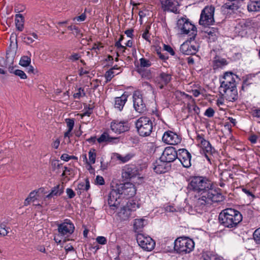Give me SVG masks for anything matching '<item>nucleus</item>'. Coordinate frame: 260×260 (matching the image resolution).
<instances>
[{
  "instance_id": "1",
  "label": "nucleus",
  "mask_w": 260,
  "mask_h": 260,
  "mask_svg": "<svg viewBox=\"0 0 260 260\" xmlns=\"http://www.w3.org/2000/svg\"><path fill=\"white\" fill-rule=\"evenodd\" d=\"M188 187L190 190L201 193V197L196 203V207L199 209L205 211L213 202H218L223 200L221 193L214 188L211 182L206 178L192 177Z\"/></svg>"
},
{
  "instance_id": "2",
  "label": "nucleus",
  "mask_w": 260,
  "mask_h": 260,
  "mask_svg": "<svg viewBox=\"0 0 260 260\" xmlns=\"http://www.w3.org/2000/svg\"><path fill=\"white\" fill-rule=\"evenodd\" d=\"M176 29L181 35H188L190 40H194L197 35L196 26L186 18L182 17L178 20Z\"/></svg>"
},
{
  "instance_id": "3",
  "label": "nucleus",
  "mask_w": 260,
  "mask_h": 260,
  "mask_svg": "<svg viewBox=\"0 0 260 260\" xmlns=\"http://www.w3.org/2000/svg\"><path fill=\"white\" fill-rule=\"evenodd\" d=\"M136 127L140 136L147 137L150 135L153 129V123L148 117L142 116L135 122Z\"/></svg>"
},
{
  "instance_id": "4",
  "label": "nucleus",
  "mask_w": 260,
  "mask_h": 260,
  "mask_svg": "<svg viewBox=\"0 0 260 260\" xmlns=\"http://www.w3.org/2000/svg\"><path fill=\"white\" fill-rule=\"evenodd\" d=\"M194 247L193 241L188 237H179L174 242V250L178 253H189Z\"/></svg>"
},
{
  "instance_id": "5",
  "label": "nucleus",
  "mask_w": 260,
  "mask_h": 260,
  "mask_svg": "<svg viewBox=\"0 0 260 260\" xmlns=\"http://www.w3.org/2000/svg\"><path fill=\"white\" fill-rule=\"evenodd\" d=\"M215 8L213 6H206L201 12L199 24L207 26L212 25L214 22V13Z\"/></svg>"
},
{
  "instance_id": "6",
  "label": "nucleus",
  "mask_w": 260,
  "mask_h": 260,
  "mask_svg": "<svg viewBox=\"0 0 260 260\" xmlns=\"http://www.w3.org/2000/svg\"><path fill=\"white\" fill-rule=\"evenodd\" d=\"M116 190L119 191L121 196L129 198L133 197L136 193V189L135 185L130 182L117 184Z\"/></svg>"
},
{
  "instance_id": "7",
  "label": "nucleus",
  "mask_w": 260,
  "mask_h": 260,
  "mask_svg": "<svg viewBox=\"0 0 260 260\" xmlns=\"http://www.w3.org/2000/svg\"><path fill=\"white\" fill-rule=\"evenodd\" d=\"M137 241L143 249L148 251L153 250L155 245V242L151 237L146 236L142 234L137 235Z\"/></svg>"
},
{
  "instance_id": "8",
  "label": "nucleus",
  "mask_w": 260,
  "mask_h": 260,
  "mask_svg": "<svg viewBox=\"0 0 260 260\" xmlns=\"http://www.w3.org/2000/svg\"><path fill=\"white\" fill-rule=\"evenodd\" d=\"M113 188L108 193L107 197V201L108 205L111 209L114 210L117 209L120 203V194L119 191L116 190V186L113 187Z\"/></svg>"
},
{
  "instance_id": "9",
  "label": "nucleus",
  "mask_w": 260,
  "mask_h": 260,
  "mask_svg": "<svg viewBox=\"0 0 260 260\" xmlns=\"http://www.w3.org/2000/svg\"><path fill=\"white\" fill-rule=\"evenodd\" d=\"M74 230V224L68 219H66L63 223L58 224V236L68 237L73 233Z\"/></svg>"
},
{
  "instance_id": "10",
  "label": "nucleus",
  "mask_w": 260,
  "mask_h": 260,
  "mask_svg": "<svg viewBox=\"0 0 260 260\" xmlns=\"http://www.w3.org/2000/svg\"><path fill=\"white\" fill-rule=\"evenodd\" d=\"M139 207L138 204H136L135 203L133 204L129 202L126 206L121 208L120 211H118L117 215L119 219L123 221L127 220L131 216L132 211L135 210Z\"/></svg>"
},
{
  "instance_id": "11",
  "label": "nucleus",
  "mask_w": 260,
  "mask_h": 260,
  "mask_svg": "<svg viewBox=\"0 0 260 260\" xmlns=\"http://www.w3.org/2000/svg\"><path fill=\"white\" fill-rule=\"evenodd\" d=\"M193 40H187L180 47V51L185 55H194L198 51L199 46L196 43H191Z\"/></svg>"
},
{
  "instance_id": "12",
  "label": "nucleus",
  "mask_w": 260,
  "mask_h": 260,
  "mask_svg": "<svg viewBox=\"0 0 260 260\" xmlns=\"http://www.w3.org/2000/svg\"><path fill=\"white\" fill-rule=\"evenodd\" d=\"M229 78H231V80L229 81V89H231L230 95L229 94V101L234 102L237 100L238 97L236 86V79H238V77L232 72H229Z\"/></svg>"
},
{
  "instance_id": "13",
  "label": "nucleus",
  "mask_w": 260,
  "mask_h": 260,
  "mask_svg": "<svg viewBox=\"0 0 260 260\" xmlns=\"http://www.w3.org/2000/svg\"><path fill=\"white\" fill-rule=\"evenodd\" d=\"M111 128L112 131L117 134H121L128 131L130 124L127 120H113L111 123Z\"/></svg>"
},
{
  "instance_id": "14",
  "label": "nucleus",
  "mask_w": 260,
  "mask_h": 260,
  "mask_svg": "<svg viewBox=\"0 0 260 260\" xmlns=\"http://www.w3.org/2000/svg\"><path fill=\"white\" fill-rule=\"evenodd\" d=\"M242 220V216L238 210L229 208V228L236 227Z\"/></svg>"
},
{
  "instance_id": "15",
  "label": "nucleus",
  "mask_w": 260,
  "mask_h": 260,
  "mask_svg": "<svg viewBox=\"0 0 260 260\" xmlns=\"http://www.w3.org/2000/svg\"><path fill=\"white\" fill-rule=\"evenodd\" d=\"M177 152L173 147H167L163 151L160 159L167 163L174 161L177 157Z\"/></svg>"
},
{
  "instance_id": "16",
  "label": "nucleus",
  "mask_w": 260,
  "mask_h": 260,
  "mask_svg": "<svg viewBox=\"0 0 260 260\" xmlns=\"http://www.w3.org/2000/svg\"><path fill=\"white\" fill-rule=\"evenodd\" d=\"M177 158L179 160L182 166L185 168H189L191 166V154L185 149H180L178 150Z\"/></svg>"
},
{
  "instance_id": "17",
  "label": "nucleus",
  "mask_w": 260,
  "mask_h": 260,
  "mask_svg": "<svg viewBox=\"0 0 260 260\" xmlns=\"http://www.w3.org/2000/svg\"><path fill=\"white\" fill-rule=\"evenodd\" d=\"M138 175L139 169L134 165L125 166L122 171V177L124 179H130Z\"/></svg>"
},
{
  "instance_id": "18",
  "label": "nucleus",
  "mask_w": 260,
  "mask_h": 260,
  "mask_svg": "<svg viewBox=\"0 0 260 260\" xmlns=\"http://www.w3.org/2000/svg\"><path fill=\"white\" fill-rule=\"evenodd\" d=\"M162 140L164 143L169 145H177L181 142V139L179 136L170 131L164 133Z\"/></svg>"
},
{
  "instance_id": "19",
  "label": "nucleus",
  "mask_w": 260,
  "mask_h": 260,
  "mask_svg": "<svg viewBox=\"0 0 260 260\" xmlns=\"http://www.w3.org/2000/svg\"><path fill=\"white\" fill-rule=\"evenodd\" d=\"M133 106L135 110L139 113L146 111V107L141 94L134 93L133 94Z\"/></svg>"
},
{
  "instance_id": "20",
  "label": "nucleus",
  "mask_w": 260,
  "mask_h": 260,
  "mask_svg": "<svg viewBox=\"0 0 260 260\" xmlns=\"http://www.w3.org/2000/svg\"><path fill=\"white\" fill-rule=\"evenodd\" d=\"M161 4L164 11L177 13L179 6L177 0H163L161 1Z\"/></svg>"
},
{
  "instance_id": "21",
  "label": "nucleus",
  "mask_w": 260,
  "mask_h": 260,
  "mask_svg": "<svg viewBox=\"0 0 260 260\" xmlns=\"http://www.w3.org/2000/svg\"><path fill=\"white\" fill-rule=\"evenodd\" d=\"M171 79V76L170 74L161 73L156 78L155 82L159 88L162 89L165 86L169 83Z\"/></svg>"
},
{
  "instance_id": "22",
  "label": "nucleus",
  "mask_w": 260,
  "mask_h": 260,
  "mask_svg": "<svg viewBox=\"0 0 260 260\" xmlns=\"http://www.w3.org/2000/svg\"><path fill=\"white\" fill-rule=\"evenodd\" d=\"M168 163L160 159L153 164V170L157 174L164 173L168 171Z\"/></svg>"
},
{
  "instance_id": "23",
  "label": "nucleus",
  "mask_w": 260,
  "mask_h": 260,
  "mask_svg": "<svg viewBox=\"0 0 260 260\" xmlns=\"http://www.w3.org/2000/svg\"><path fill=\"white\" fill-rule=\"evenodd\" d=\"M127 95L123 94L121 96L115 98L114 108L117 110L121 111L127 101Z\"/></svg>"
},
{
  "instance_id": "24",
  "label": "nucleus",
  "mask_w": 260,
  "mask_h": 260,
  "mask_svg": "<svg viewBox=\"0 0 260 260\" xmlns=\"http://www.w3.org/2000/svg\"><path fill=\"white\" fill-rule=\"evenodd\" d=\"M227 76L228 72H225L222 76V78H220L219 79L220 86L219 88V92L222 96H223L225 94L228 90V83L224 81Z\"/></svg>"
},
{
  "instance_id": "25",
  "label": "nucleus",
  "mask_w": 260,
  "mask_h": 260,
  "mask_svg": "<svg viewBox=\"0 0 260 260\" xmlns=\"http://www.w3.org/2000/svg\"><path fill=\"white\" fill-rule=\"evenodd\" d=\"M63 185L58 184L56 186L53 187L51 189V191L50 193L47 195L45 199L46 198H51L54 196H59L63 192Z\"/></svg>"
},
{
  "instance_id": "26",
  "label": "nucleus",
  "mask_w": 260,
  "mask_h": 260,
  "mask_svg": "<svg viewBox=\"0 0 260 260\" xmlns=\"http://www.w3.org/2000/svg\"><path fill=\"white\" fill-rule=\"evenodd\" d=\"M116 138L111 137L107 133H103L100 137L97 139V141L99 143H102L104 142L111 143L114 140H117Z\"/></svg>"
},
{
  "instance_id": "27",
  "label": "nucleus",
  "mask_w": 260,
  "mask_h": 260,
  "mask_svg": "<svg viewBox=\"0 0 260 260\" xmlns=\"http://www.w3.org/2000/svg\"><path fill=\"white\" fill-rule=\"evenodd\" d=\"M218 220L221 225L228 227V208L224 209L219 214Z\"/></svg>"
},
{
  "instance_id": "28",
  "label": "nucleus",
  "mask_w": 260,
  "mask_h": 260,
  "mask_svg": "<svg viewBox=\"0 0 260 260\" xmlns=\"http://www.w3.org/2000/svg\"><path fill=\"white\" fill-rule=\"evenodd\" d=\"M15 24L17 29L19 31H22L24 28V17L22 14L15 15Z\"/></svg>"
},
{
  "instance_id": "29",
  "label": "nucleus",
  "mask_w": 260,
  "mask_h": 260,
  "mask_svg": "<svg viewBox=\"0 0 260 260\" xmlns=\"http://www.w3.org/2000/svg\"><path fill=\"white\" fill-rule=\"evenodd\" d=\"M249 12L260 11V1L250 2L247 5Z\"/></svg>"
},
{
  "instance_id": "30",
  "label": "nucleus",
  "mask_w": 260,
  "mask_h": 260,
  "mask_svg": "<svg viewBox=\"0 0 260 260\" xmlns=\"http://www.w3.org/2000/svg\"><path fill=\"white\" fill-rule=\"evenodd\" d=\"M38 192V191H36L35 190L31 191L28 197L25 199L24 202V205L27 206L31 202H34L37 200L36 196Z\"/></svg>"
},
{
  "instance_id": "31",
  "label": "nucleus",
  "mask_w": 260,
  "mask_h": 260,
  "mask_svg": "<svg viewBox=\"0 0 260 260\" xmlns=\"http://www.w3.org/2000/svg\"><path fill=\"white\" fill-rule=\"evenodd\" d=\"M88 156L89 161L88 163L90 165V168H92L91 165L94 164L96 159V152L94 149H91L88 152Z\"/></svg>"
},
{
  "instance_id": "32",
  "label": "nucleus",
  "mask_w": 260,
  "mask_h": 260,
  "mask_svg": "<svg viewBox=\"0 0 260 260\" xmlns=\"http://www.w3.org/2000/svg\"><path fill=\"white\" fill-rule=\"evenodd\" d=\"M144 219H136L134 223V227L136 231H140L144 226Z\"/></svg>"
},
{
  "instance_id": "33",
  "label": "nucleus",
  "mask_w": 260,
  "mask_h": 260,
  "mask_svg": "<svg viewBox=\"0 0 260 260\" xmlns=\"http://www.w3.org/2000/svg\"><path fill=\"white\" fill-rule=\"evenodd\" d=\"M201 144L202 148L207 152L208 153H211L212 147L210 144V143L205 140L204 139H202L201 141Z\"/></svg>"
},
{
  "instance_id": "34",
  "label": "nucleus",
  "mask_w": 260,
  "mask_h": 260,
  "mask_svg": "<svg viewBox=\"0 0 260 260\" xmlns=\"http://www.w3.org/2000/svg\"><path fill=\"white\" fill-rule=\"evenodd\" d=\"M68 28L74 31L73 34L75 37L81 38L83 36L81 29L76 25H70L68 27Z\"/></svg>"
},
{
  "instance_id": "35",
  "label": "nucleus",
  "mask_w": 260,
  "mask_h": 260,
  "mask_svg": "<svg viewBox=\"0 0 260 260\" xmlns=\"http://www.w3.org/2000/svg\"><path fill=\"white\" fill-rule=\"evenodd\" d=\"M120 72L115 73L113 71V69H111L105 73V77L106 79V82H110L115 75H117Z\"/></svg>"
},
{
  "instance_id": "36",
  "label": "nucleus",
  "mask_w": 260,
  "mask_h": 260,
  "mask_svg": "<svg viewBox=\"0 0 260 260\" xmlns=\"http://www.w3.org/2000/svg\"><path fill=\"white\" fill-rule=\"evenodd\" d=\"M76 92L73 94V97L75 99H80L82 97H84L86 95V93L84 91V89L82 87H79L76 89Z\"/></svg>"
},
{
  "instance_id": "37",
  "label": "nucleus",
  "mask_w": 260,
  "mask_h": 260,
  "mask_svg": "<svg viewBox=\"0 0 260 260\" xmlns=\"http://www.w3.org/2000/svg\"><path fill=\"white\" fill-rule=\"evenodd\" d=\"M226 64V60L225 59L220 58L215 59L214 61V68H222Z\"/></svg>"
},
{
  "instance_id": "38",
  "label": "nucleus",
  "mask_w": 260,
  "mask_h": 260,
  "mask_svg": "<svg viewBox=\"0 0 260 260\" xmlns=\"http://www.w3.org/2000/svg\"><path fill=\"white\" fill-rule=\"evenodd\" d=\"M205 260H224L223 258L217 254L209 252L208 253L206 257Z\"/></svg>"
},
{
  "instance_id": "39",
  "label": "nucleus",
  "mask_w": 260,
  "mask_h": 260,
  "mask_svg": "<svg viewBox=\"0 0 260 260\" xmlns=\"http://www.w3.org/2000/svg\"><path fill=\"white\" fill-rule=\"evenodd\" d=\"M30 35L32 36L33 38L30 36H25L23 38L24 42L27 44L33 43L35 39H37L38 38V35L35 32H32Z\"/></svg>"
},
{
  "instance_id": "40",
  "label": "nucleus",
  "mask_w": 260,
  "mask_h": 260,
  "mask_svg": "<svg viewBox=\"0 0 260 260\" xmlns=\"http://www.w3.org/2000/svg\"><path fill=\"white\" fill-rule=\"evenodd\" d=\"M30 58L27 56H22L19 61V64L23 67L29 66L30 63Z\"/></svg>"
},
{
  "instance_id": "41",
  "label": "nucleus",
  "mask_w": 260,
  "mask_h": 260,
  "mask_svg": "<svg viewBox=\"0 0 260 260\" xmlns=\"http://www.w3.org/2000/svg\"><path fill=\"white\" fill-rule=\"evenodd\" d=\"M253 239L256 244L260 245V228L257 229L254 232Z\"/></svg>"
},
{
  "instance_id": "42",
  "label": "nucleus",
  "mask_w": 260,
  "mask_h": 260,
  "mask_svg": "<svg viewBox=\"0 0 260 260\" xmlns=\"http://www.w3.org/2000/svg\"><path fill=\"white\" fill-rule=\"evenodd\" d=\"M10 230L9 228L6 226L4 224L0 225V235L3 236H5L9 233V230Z\"/></svg>"
},
{
  "instance_id": "43",
  "label": "nucleus",
  "mask_w": 260,
  "mask_h": 260,
  "mask_svg": "<svg viewBox=\"0 0 260 260\" xmlns=\"http://www.w3.org/2000/svg\"><path fill=\"white\" fill-rule=\"evenodd\" d=\"M205 32L208 35L209 38H210L215 37L217 32L216 29L212 27L208 28L205 31Z\"/></svg>"
},
{
  "instance_id": "44",
  "label": "nucleus",
  "mask_w": 260,
  "mask_h": 260,
  "mask_svg": "<svg viewBox=\"0 0 260 260\" xmlns=\"http://www.w3.org/2000/svg\"><path fill=\"white\" fill-rule=\"evenodd\" d=\"M115 45L117 48V49H118V51L117 52V56H119V55H118L119 52L121 51L122 52H125V50L126 49V48L125 46H124L121 44V42H119V41L116 42Z\"/></svg>"
},
{
  "instance_id": "45",
  "label": "nucleus",
  "mask_w": 260,
  "mask_h": 260,
  "mask_svg": "<svg viewBox=\"0 0 260 260\" xmlns=\"http://www.w3.org/2000/svg\"><path fill=\"white\" fill-rule=\"evenodd\" d=\"M67 127L69 132H72L74 126V120L73 119L67 118L66 119Z\"/></svg>"
},
{
  "instance_id": "46",
  "label": "nucleus",
  "mask_w": 260,
  "mask_h": 260,
  "mask_svg": "<svg viewBox=\"0 0 260 260\" xmlns=\"http://www.w3.org/2000/svg\"><path fill=\"white\" fill-rule=\"evenodd\" d=\"M140 64L142 67H149L151 66L150 61L145 58H142L140 59Z\"/></svg>"
},
{
  "instance_id": "47",
  "label": "nucleus",
  "mask_w": 260,
  "mask_h": 260,
  "mask_svg": "<svg viewBox=\"0 0 260 260\" xmlns=\"http://www.w3.org/2000/svg\"><path fill=\"white\" fill-rule=\"evenodd\" d=\"M80 58L81 55L77 53H73L68 57L69 59L72 62H74L76 60H78Z\"/></svg>"
},
{
  "instance_id": "48",
  "label": "nucleus",
  "mask_w": 260,
  "mask_h": 260,
  "mask_svg": "<svg viewBox=\"0 0 260 260\" xmlns=\"http://www.w3.org/2000/svg\"><path fill=\"white\" fill-rule=\"evenodd\" d=\"M14 73L16 75L20 77L21 79H24L27 78L25 73L20 70H16Z\"/></svg>"
},
{
  "instance_id": "49",
  "label": "nucleus",
  "mask_w": 260,
  "mask_h": 260,
  "mask_svg": "<svg viewBox=\"0 0 260 260\" xmlns=\"http://www.w3.org/2000/svg\"><path fill=\"white\" fill-rule=\"evenodd\" d=\"M215 111L212 108H208L205 111L204 115L208 117H213Z\"/></svg>"
},
{
  "instance_id": "50",
  "label": "nucleus",
  "mask_w": 260,
  "mask_h": 260,
  "mask_svg": "<svg viewBox=\"0 0 260 260\" xmlns=\"http://www.w3.org/2000/svg\"><path fill=\"white\" fill-rule=\"evenodd\" d=\"M150 26H147L146 27V29L144 31V32L142 34V38L143 39H144L145 40H146V41H148L149 42H150L149 40V29H150Z\"/></svg>"
},
{
  "instance_id": "51",
  "label": "nucleus",
  "mask_w": 260,
  "mask_h": 260,
  "mask_svg": "<svg viewBox=\"0 0 260 260\" xmlns=\"http://www.w3.org/2000/svg\"><path fill=\"white\" fill-rule=\"evenodd\" d=\"M84 187V183H80L78 185L76 189V190L77 191V194L79 196H80L81 194L82 190H85Z\"/></svg>"
},
{
  "instance_id": "52",
  "label": "nucleus",
  "mask_w": 260,
  "mask_h": 260,
  "mask_svg": "<svg viewBox=\"0 0 260 260\" xmlns=\"http://www.w3.org/2000/svg\"><path fill=\"white\" fill-rule=\"evenodd\" d=\"M96 242L102 245H105L107 243V239L105 237L99 236L96 239Z\"/></svg>"
},
{
  "instance_id": "53",
  "label": "nucleus",
  "mask_w": 260,
  "mask_h": 260,
  "mask_svg": "<svg viewBox=\"0 0 260 260\" xmlns=\"http://www.w3.org/2000/svg\"><path fill=\"white\" fill-rule=\"evenodd\" d=\"M251 114L253 117L257 118L260 122V109H254L252 110Z\"/></svg>"
},
{
  "instance_id": "54",
  "label": "nucleus",
  "mask_w": 260,
  "mask_h": 260,
  "mask_svg": "<svg viewBox=\"0 0 260 260\" xmlns=\"http://www.w3.org/2000/svg\"><path fill=\"white\" fill-rule=\"evenodd\" d=\"M92 112V108H88L87 110H86L84 112L80 114V116L82 118L85 116H89Z\"/></svg>"
},
{
  "instance_id": "55",
  "label": "nucleus",
  "mask_w": 260,
  "mask_h": 260,
  "mask_svg": "<svg viewBox=\"0 0 260 260\" xmlns=\"http://www.w3.org/2000/svg\"><path fill=\"white\" fill-rule=\"evenodd\" d=\"M164 49L165 51H167V52L170 53L171 55H175V52L174 51L173 49L170 46L164 44Z\"/></svg>"
},
{
  "instance_id": "56",
  "label": "nucleus",
  "mask_w": 260,
  "mask_h": 260,
  "mask_svg": "<svg viewBox=\"0 0 260 260\" xmlns=\"http://www.w3.org/2000/svg\"><path fill=\"white\" fill-rule=\"evenodd\" d=\"M242 23L245 26V27H250L253 24L252 20L250 19L243 20Z\"/></svg>"
},
{
  "instance_id": "57",
  "label": "nucleus",
  "mask_w": 260,
  "mask_h": 260,
  "mask_svg": "<svg viewBox=\"0 0 260 260\" xmlns=\"http://www.w3.org/2000/svg\"><path fill=\"white\" fill-rule=\"evenodd\" d=\"M242 190L247 196L251 197L252 200L255 198L254 194L249 189H247L246 188H242Z\"/></svg>"
},
{
  "instance_id": "58",
  "label": "nucleus",
  "mask_w": 260,
  "mask_h": 260,
  "mask_svg": "<svg viewBox=\"0 0 260 260\" xmlns=\"http://www.w3.org/2000/svg\"><path fill=\"white\" fill-rule=\"evenodd\" d=\"M66 192L69 199H72L75 196V192L71 188H68Z\"/></svg>"
},
{
  "instance_id": "59",
  "label": "nucleus",
  "mask_w": 260,
  "mask_h": 260,
  "mask_svg": "<svg viewBox=\"0 0 260 260\" xmlns=\"http://www.w3.org/2000/svg\"><path fill=\"white\" fill-rule=\"evenodd\" d=\"M95 182L99 185H104L105 184V181L103 177L100 176H97L96 177Z\"/></svg>"
},
{
  "instance_id": "60",
  "label": "nucleus",
  "mask_w": 260,
  "mask_h": 260,
  "mask_svg": "<svg viewBox=\"0 0 260 260\" xmlns=\"http://www.w3.org/2000/svg\"><path fill=\"white\" fill-rule=\"evenodd\" d=\"M156 53L157 54L158 56L161 59L165 60H166L167 59H168V57L167 56L163 54L162 53H161L160 49H156Z\"/></svg>"
},
{
  "instance_id": "61",
  "label": "nucleus",
  "mask_w": 260,
  "mask_h": 260,
  "mask_svg": "<svg viewBox=\"0 0 260 260\" xmlns=\"http://www.w3.org/2000/svg\"><path fill=\"white\" fill-rule=\"evenodd\" d=\"M86 16L85 13L82 14L80 16L75 17L73 20H77L78 21H83L85 20Z\"/></svg>"
},
{
  "instance_id": "62",
  "label": "nucleus",
  "mask_w": 260,
  "mask_h": 260,
  "mask_svg": "<svg viewBox=\"0 0 260 260\" xmlns=\"http://www.w3.org/2000/svg\"><path fill=\"white\" fill-rule=\"evenodd\" d=\"M248 140L251 143L255 144L257 142V137L255 135H252L249 137Z\"/></svg>"
},
{
  "instance_id": "63",
  "label": "nucleus",
  "mask_w": 260,
  "mask_h": 260,
  "mask_svg": "<svg viewBox=\"0 0 260 260\" xmlns=\"http://www.w3.org/2000/svg\"><path fill=\"white\" fill-rule=\"evenodd\" d=\"M60 158L62 160L68 161L71 158V156L66 153H64L61 156Z\"/></svg>"
},
{
  "instance_id": "64",
  "label": "nucleus",
  "mask_w": 260,
  "mask_h": 260,
  "mask_svg": "<svg viewBox=\"0 0 260 260\" xmlns=\"http://www.w3.org/2000/svg\"><path fill=\"white\" fill-rule=\"evenodd\" d=\"M60 144V141L58 139H57L55 141L53 142L52 144V146L55 149H57Z\"/></svg>"
}]
</instances>
